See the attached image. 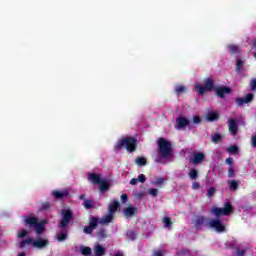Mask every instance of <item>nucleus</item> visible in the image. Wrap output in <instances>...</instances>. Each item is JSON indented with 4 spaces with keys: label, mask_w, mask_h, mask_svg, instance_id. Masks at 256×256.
Segmentation results:
<instances>
[{
    "label": "nucleus",
    "mask_w": 256,
    "mask_h": 256,
    "mask_svg": "<svg viewBox=\"0 0 256 256\" xmlns=\"http://www.w3.org/2000/svg\"><path fill=\"white\" fill-rule=\"evenodd\" d=\"M136 163L138 164V165H147V159H145V158H137L136 159Z\"/></svg>",
    "instance_id": "473e14b6"
},
{
    "label": "nucleus",
    "mask_w": 256,
    "mask_h": 256,
    "mask_svg": "<svg viewBox=\"0 0 256 256\" xmlns=\"http://www.w3.org/2000/svg\"><path fill=\"white\" fill-rule=\"evenodd\" d=\"M245 255V250H238L237 251V256H244Z\"/></svg>",
    "instance_id": "09e8293b"
},
{
    "label": "nucleus",
    "mask_w": 256,
    "mask_h": 256,
    "mask_svg": "<svg viewBox=\"0 0 256 256\" xmlns=\"http://www.w3.org/2000/svg\"><path fill=\"white\" fill-rule=\"evenodd\" d=\"M97 223H99V218H91L90 225L84 228V233H92L93 230L97 227Z\"/></svg>",
    "instance_id": "f8f14e48"
},
{
    "label": "nucleus",
    "mask_w": 256,
    "mask_h": 256,
    "mask_svg": "<svg viewBox=\"0 0 256 256\" xmlns=\"http://www.w3.org/2000/svg\"><path fill=\"white\" fill-rule=\"evenodd\" d=\"M137 179L140 181V183H145V175L140 174Z\"/></svg>",
    "instance_id": "37998d69"
},
{
    "label": "nucleus",
    "mask_w": 256,
    "mask_h": 256,
    "mask_svg": "<svg viewBox=\"0 0 256 256\" xmlns=\"http://www.w3.org/2000/svg\"><path fill=\"white\" fill-rule=\"evenodd\" d=\"M228 153H237L239 151V148L237 146H231L227 148Z\"/></svg>",
    "instance_id": "f704fd0d"
},
{
    "label": "nucleus",
    "mask_w": 256,
    "mask_h": 256,
    "mask_svg": "<svg viewBox=\"0 0 256 256\" xmlns=\"http://www.w3.org/2000/svg\"><path fill=\"white\" fill-rule=\"evenodd\" d=\"M193 123H201V118H199V116H194L193 117Z\"/></svg>",
    "instance_id": "de8ad7c7"
},
{
    "label": "nucleus",
    "mask_w": 256,
    "mask_h": 256,
    "mask_svg": "<svg viewBox=\"0 0 256 256\" xmlns=\"http://www.w3.org/2000/svg\"><path fill=\"white\" fill-rule=\"evenodd\" d=\"M27 233H28L27 230H21L18 232L17 237H19V238L26 237Z\"/></svg>",
    "instance_id": "4c0bfd02"
},
{
    "label": "nucleus",
    "mask_w": 256,
    "mask_h": 256,
    "mask_svg": "<svg viewBox=\"0 0 256 256\" xmlns=\"http://www.w3.org/2000/svg\"><path fill=\"white\" fill-rule=\"evenodd\" d=\"M105 232L101 231V233L99 234L100 237H105L104 235Z\"/></svg>",
    "instance_id": "864d4df0"
},
{
    "label": "nucleus",
    "mask_w": 256,
    "mask_h": 256,
    "mask_svg": "<svg viewBox=\"0 0 256 256\" xmlns=\"http://www.w3.org/2000/svg\"><path fill=\"white\" fill-rule=\"evenodd\" d=\"M201 187V184L199 182H193L192 183V189L197 190Z\"/></svg>",
    "instance_id": "ea45409f"
},
{
    "label": "nucleus",
    "mask_w": 256,
    "mask_h": 256,
    "mask_svg": "<svg viewBox=\"0 0 256 256\" xmlns=\"http://www.w3.org/2000/svg\"><path fill=\"white\" fill-rule=\"evenodd\" d=\"M228 177H235V169L233 167L229 168Z\"/></svg>",
    "instance_id": "58836bf2"
},
{
    "label": "nucleus",
    "mask_w": 256,
    "mask_h": 256,
    "mask_svg": "<svg viewBox=\"0 0 256 256\" xmlns=\"http://www.w3.org/2000/svg\"><path fill=\"white\" fill-rule=\"evenodd\" d=\"M241 70V66H237L236 71H240Z\"/></svg>",
    "instance_id": "5fc2aeb1"
},
{
    "label": "nucleus",
    "mask_w": 256,
    "mask_h": 256,
    "mask_svg": "<svg viewBox=\"0 0 256 256\" xmlns=\"http://www.w3.org/2000/svg\"><path fill=\"white\" fill-rule=\"evenodd\" d=\"M48 245L49 240L47 238H37L33 241V247H35V249H45Z\"/></svg>",
    "instance_id": "9d476101"
},
{
    "label": "nucleus",
    "mask_w": 256,
    "mask_h": 256,
    "mask_svg": "<svg viewBox=\"0 0 256 256\" xmlns=\"http://www.w3.org/2000/svg\"><path fill=\"white\" fill-rule=\"evenodd\" d=\"M119 209V203L117 201H112L109 204L108 207V214L106 216H103L100 219V223L102 225H107V223H111L113 221V217L115 215V212Z\"/></svg>",
    "instance_id": "7ed1b4c3"
},
{
    "label": "nucleus",
    "mask_w": 256,
    "mask_h": 256,
    "mask_svg": "<svg viewBox=\"0 0 256 256\" xmlns=\"http://www.w3.org/2000/svg\"><path fill=\"white\" fill-rule=\"evenodd\" d=\"M226 163H227V165H233V159L232 158H227Z\"/></svg>",
    "instance_id": "8fccbe9b"
},
{
    "label": "nucleus",
    "mask_w": 256,
    "mask_h": 256,
    "mask_svg": "<svg viewBox=\"0 0 256 256\" xmlns=\"http://www.w3.org/2000/svg\"><path fill=\"white\" fill-rule=\"evenodd\" d=\"M186 127H189V120H187V118L179 117L176 119L175 128L178 129V131H185Z\"/></svg>",
    "instance_id": "1a4fd4ad"
},
{
    "label": "nucleus",
    "mask_w": 256,
    "mask_h": 256,
    "mask_svg": "<svg viewBox=\"0 0 256 256\" xmlns=\"http://www.w3.org/2000/svg\"><path fill=\"white\" fill-rule=\"evenodd\" d=\"M215 188H210V189H208V191H207V197H209V198H211V197H213V195H215Z\"/></svg>",
    "instance_id": "c9c22d12"
},
{
    "label": "nucleus",
    "mask_w": 256,
    "mask_h": 256,
    "mask_svg": "<svg viewBox=\"0 0 256 256\" xmlns=\"http://www.w3.org/2000/svg\"><path fill=\"white\" fill-rule=\"evenodd\" d=\"M236 65H243V60L241 59L237 60Z\"/></svg>",
    "instance_id": "603ef678"
},
{
    "label": "nucleus",
    "mask_w": 256,
    "mask_h": 256,
    "mask_svg": "<svg viewBox=\"0 0 256 256\" xmlns=\"http://www.w3.org/2000/svg\"><path fill=\"white\" fill-rule=\"evenodd\" d=\"M89 181H91V183H94L96 185H99V183L103 180L101 179V176L99 174H90L88 176Z\"/></svg>",
    "instance_id": "f3484780"
},
{
    "label": "nucleus",
    "mask_w": 256,
    "mask_h": 256,
    "mask_svg": "<svg viewBox=\"0 0 256 256\" xmlns=\"http://www.w3.org/2000/svg\"><path fill=\"white\" fill-rule=\"evenodd\" d=\"M216 93H217L218 97L223 99V97H225V95H229V93H231V88L219 87L216 89Z\"/></svg>",
    "instance_id": "4468645a"
},
{
    "label": "nucleus",
    "mask_w": 256,
    "mask_h": 256,
    "mask_svg": "<svg viewBox=\"0 0 256 256\" xmlns=\"http://www.w3.org/2000/svg\"><path fill=\"white\" fill-rule=\"evenodd\" d=\"M251 145L252 147H256V135H253L251 138Z\"/></svg>",
    "instance_id": "c03bdc74"
},
{
    "label": "nucleus",
    "mask_w": 256,
    "mask_h": 256,
    "mask_svg": "<svg viewBox=\"0 0 256 256\" xmlns=\"http://www.w3.org/2000/svg\"><path fill=\"white\" fill-rule=\"evenodd\" d=\"M105 251H106L105 247H103V246H101L99 244H96L94 246V254L96 256H103V255H105Z\"/></svg>",
    "instance_id": "dca6fc26"
},
{
    "label": "nucleus",
    "mask_w": 256,
    "mask_h": 256,
    "mask_svg": "<svg viewBox=\"0 0 256 256\" xmlns=\"http://www.w3.org/2000/svg\"><path fill=\"white\" fill-rule=\"evenodd\" d=\"M163 223H164V227H165L166 229H171V225L173 224V223L171 222V219H170L169 217H165V218L163 219Z\"/></svg>",
    "instance_id": "393cba45"
},
{
    "label": "nucleus",
    "mask_w": 256,
    "mask_h": 256,
    "mask_svg": "<svg viewBox=\"0 0 256 256\" xmlns=\"http://www.w3.org/2000/svg\"><path fill=\"white\" fill-rule=\"evenodd\" d=\"M52 195L56 197V199H62V197H65V192L53 191Z\"/></svg>",
    "instance_id": "c85d7f7f"
},
{
    "label": "nucleus",
    "mask_w": 256,
    "mask_h": 256,
    "mask_svg": "<svg viewBox=\"0 0 256 256\" xmlns=\"http://www.w3.org/2000/svg\"><path fill=\"white\" fill-rule=\"evenodd\" d=\"M198 175H199V172L197 170H195V169H192L189 172V177L192 180H195L198 177Z\"/></svg>",
    "instance_id": "cd10ccee"
},
{
    "label": "nucleus",
    "mask_w": 256,
    "mask_h": 256,
    "mask_svg": "<svg viewBox=\"0 0 256 256\" xmlns=\"http://www.w3.org/2000/svg\"><path fill=\"white\" fill-rule=\"evenodd\" d=\"M128 199H129V197L127 196V194H123V195L121 196V201H122V203H127Z\"/></svg>",
    "instance_id": "a19ab883"
},
{
    "label": "nucleus",
    "mask_w": 256,
    "mask_h": 256,
    "mask_svg": "<svg viewBox=\"0 0 256 256\" xmlns=\"http://www.w3.org/2000/svg\"><path fill=\"white\" fill-rule=\"evenodd\" d=\"M115 256H123V254H121V253H117Z\"/></svg>",
    "instance_id": "4d7b16f0"
},
{
    "label": "nucleus",
    "mask_w": 256,
    "mask_h": 256,
    "mask_svg": "<svg viewBox=\"0 0 256 256\" xmlns=\"http://www.w3.org/2000/svg\"><path fill=\"white\" fill-rule=\"evenodd\" d=\"M65 239H67V231H62V232L58 233V235H57L58 241H65Z\"/></svg>",
    "instance_id": "a878e982"
},
{
    "label": "nucleus",
    "mask_w": 256,
    "mask_h": 256,
    "mask_svg": "<svg viewBox=\"0 0 256 256\" xmlns=\"http://www.w3.org/2000/svg\"><path fill=\"white\" fill-rule=\"evenodd\" d=\"M136 212H137V208L133 206H129L124 210V215L125 217H133V215H135Z\"/></svg>",
    "instance_id": "6ab92c4d"
},
{
    "label": "nucleus",
    "mask_w": 256,
    "mask_h": 256,
    "mask_svg": "<svg viewBox=\"0 0 256 256\" xmlns=\"http://www.w3.org/2000/svg\"><path fill=\"white\" fill-rule=\"evenodd\" d=\"M137 183H139V179L137 178H133L130 180V185H137Z\"/></svg>",
    "instance_id": "a18cd8bd"
},
{
    "label": "nucleus",
    "mask_w": 256,
    "mask_h": 256,
    "mask_svg": "<svg viewBox=\"0 0 256 256\" xmlns=\"http://www.w3.org/2000/svg\"><path fill=\"white\" fill-rule=\"evenodd\" d=\"M149 195H151L152 197H157V194L159 193V190L155 189V188H151L148 190Z\"/></svg>",
    "instance_id": "2f4dec72"
},
{
    "label": "nucleus",
    "mask_w": 256,
    "mask_h": 256,
    "mask_svg": "<svg viewBox=\"0 0 256 256\" xmlns=\"http://www.w3.org/2000/svg\"><path fill=\"white\" fill-rule=\"evenodd\" d=\"M165 178L161 177V178H157L155 181V185H163V183H165Z\"/></svg>",
    "instance_id": "e433bc0d"
},
{
    "label": "nucleus",
    "mask_w": 256,
    "mask_h": 256,
    "mask_svg": "<svg viewBox=\"0 0 256 256\" xmlns=\"http://www.w3.org/2000/svg\"><path fill=\"white\" fill-rule=\"evenodd\" d=\"M190 161L193 165H199V163L205 161V154L203 152H195L190 158Z\"/></svg>",
    "instance_id": "9b49d317"
},
{
    "label": "nucleus",
    "mask_w": 256,
    "mask_h": 256,
    "mask_svg": "<svg viewBox=\"0 0 256 256\" xmlns=\"http://www.w3.org/2000/svg\"><path fill=\"white\" fill-rule=\"evenodd\" d=\"M211 213H213V215H215L216 217H220V215H223V216L231 215V213H233V205H231V202L227 200L224 204V207L222 208L214 207L212 208Z\"/></svg>",
    "instance_id": "20e7f679"
},
{
    "label": "nucleus",
    "mask_w": 256,
    "mask_h": 256,
    "mask_svg": "<svg viewBox=\"0 0 256 256\" xmlns=\"http://www.w3.org/2000/svg\"><path fill=\"white\" fill-rule=\"evenodd\" d=\"M80 251H81L82 255H85V256L91 255V248L90 247H86V246L80 247Z\"/></svg>",
    "instance_id": "bb28decb"
},
{
    "label": "nucleus",
    "mask_w": 256,
    "mask_h": 256,
    "mask_svg": "<svg viewBox=\"0 0 256 256\" xmlns=\"http://www.w3.org/2000/svg\"><path fill=\"white\" fill-rule=\"evenodd\" d=\"M215 83L212 79H206L204 84H195V91H197L198 95H205V93H208V91H213Z\"/></svg>",
    "instance_id": "39448f33"
},
{
    "label": "nucleus",
    "mask_w": 256,
    "mask_h": 256,
    "mask_svg": "<svg viewBox=\"0 0 256 256\" xmlns=\"http://www.w3.org/2000/svg\"><path fill=\"white\" fill-rule=\"evenodd\" d=\"M98 185H100V191H107V189H109V185H107V181L104 179H102Z\"/></svg>",
    "instance_id": "b1692460"
},
{
    "label": "nucleus",
    "mask_w": 256,
    "mask_h": 256,
    "mask_svg": "<svg viewBox=\"0 0 256 256\" xmlns=\"http://www.w3.org/2000/svg\"><path fill=\"white\" fill-rule=\"evenodd\" d=\"M71 219H73V214L71 213V210L69 209L62 210V220L59 224V227H67V225L71 223Z\"/></svg>",
    "instance_id": "6e6552de"
},
{
    "label": "nucleus",
    "mask_w": 256,
    "mask_h": 256,
    "mask_svg": "<svg viewBox=\"0 0 256 256\" xmlns=\"http://www.w3.org/2000/svg\"><path fill=\"white\" fill-rule=\"evenodd\" d=\"M254 57H255V59H256V52L254 53Z\"/></svg>",
    "instance_id": "13d9d810"
},
{
    "label": "nucleus",
    "mask_w": 256,
    "mask_h": 256,
    "mask_svg": "<svg viewBox=\"0 0 256 256\" xmlns=\"http://www.w3.org/2000/svg\"><path fill=\"white\" fill-rule=\"evenodd\" d=\"M176 93H185L187 91V88L185 86L178 85L175 87Z\"/></svg>",
    "instance_id": "7c9ffc66"
},
{
    "label": "nucleus",
    "mask_w": 256,
    "mask_h": 256,
    "mask_svg": "<svg viewBox=\"0 0 256 256\" xmlns=\"http://www.w3.org/2000/svg\"><path fill=\"white\" fill-rule=\"evenodd\" d=\"M207 121H217L219 119V114L215 111H210L206 114Z\"/></svg>",
    "instance_id": "a211bd4d"
},
{
    "label": "nucleus",
    "mask_w": 256,
    "mask_h": 256,
    "mask_svg": "<svg viewBox=\"0 0 256 256\" xmlns=\"http://www.w3.org/2000/svg\"><path fill=\"white\" fill-rule=\"evenodd\" d=\"M212 141H213V143H219V141H221V135H219V134H214V135L212 136Z\"/></svg>",
    "instance_id": "72a5a7b5"
},
{
    "label": "nucleus",
    "mask_w": 256,
    "mask_h": 256,
    "mask_svg": "<svg viewBox=\"0 0 256 256\" xmlns=\"http://www.w3.org/2000/svg\"><path fill=\"white\" fill-rule=\"evenodd\" d=\"M229 53H234L235 55L241 53V50H239V46L235 45V44H230L227 47Z\"/></svg>",
    "instance_id": "412c9836"
},
{
    "label": "nucleus",
    "mask_w": 256,
    "mask_h": 256,
    "mask_svg": "<svg viewBox=\"0 0 256 256\" xmlns=\"http://www.w3.org/2000/svg\"><path fill=\"white\" fill-rule=\"evenodd\" d=\"M158 147L156 163H165L163 159H171V142L167 141L165 138H160L158 140Z\"/></svg>",
    "instance_id": "f257e3e1"
},
{
    "label": "nucleus",
    "mask_w": 256,
    "mask_h": 256,
    "mask_svg": "<svg viewBox=\"0 0 256 256\" xmlns=\"http://www.w3.org/2000/svg\"><path fill=\"white\" fill-rule=\"evenodd\" d=\"M207 223H209V221H206L204 217L199 216L196 220H195V227L197 229H201V225H207Z\"/></svg>",
    "instance_id": "aec40b11"
},
{
    "label": "nucleus",
    "mask_w": 256,
    "mask_h": 256,
    "mask_svg": "<svg viewBox=\"0 0 256 256\" xmlns=\"http://www.w3.org/2000/svg\"><path fill=\"white\" fill-rule=\"evenodd\" d=\"M154 256H163V250H155Z\"/></svg>",
    "instance_id": "49530a36"
},
{
    "label": "nucleus",
    "mask_w": 256,
    "mask_h": 256,
    "mask_svg": "<svg viewBox=\"0 0 256 256\" xmlns=\"http://www.w3.org/2000/svg\"><path fill=\"white\" fill-rule=\"evenodd\" d=\"M33 240L32 238H28L20 243V247H27V245H32L33 247Z\"/></svg>",
    "instance_id": "4be33fe9"
},
{
    "label": "nucleus",
    "mask_w": 256,
    "mask_h": 256,
    "mask_svg": "<svg viewBox=\"0 0 256 256\" xmlns=\"http://www.w3.org/2000/svg\"><path fill=\"white\" fill-rule=\"evenodd\" d=\"M137 147V140H135L134 138H122L120 139L116 146L115 149H127V151H129L130 153H132V151H135Z\"/></svg>",
    "instance_id": "f03ea898"
},
{
    "label": "nucleus",
    "mask_w": 256,
    "mask_h": 256,
    "mask_svg": "<svg viewBox=\"0 0 256 256\" xmlns=\"http://www.w3.org/2000/svg\"><path fill=\"white\" fill-rule=\"evenodd\" d=\"M83 205H84L85 209H92L93 201H91V200H84Z\"/></svg>",
    "instance_id": "c756f323"
},
{
    "label": "nucleus",
    "mask_w": 256,
    "mask_h": 256,
    "mask_svg": "<svg viewBox=\"0 0 256 256\" xmlns=\"http://www.w3.org/2000/svg\"><path fill=\"white\" fill-rule=\"evenodd\" d=\"M253 101V94H248L244 98L237 99V105H244V103H251Z\"/></svg>",
    "instance_id": "2eb2a0df"
},
{
    "label": "nucleus",
    "mask_w": 256,
    "mask_h": 256,
    "mask_svg": "<svg viewBox=\"0 0 256 256\" xmlns=\"http://www.w3.org/2000/svg\"><path fill=\"white\" fill-rule=\"evenodd\" d=\"M206 227H209L210 229H215L217 233H224V231L226 230L225 224H223V221L219 219L209 220L206 223Z\"/></svg>",
    "instance_id": "0eeeda50"
},
{
    "label": "nucleus",
    "mask_w": 256,
    "mask_h": 256,
    "mask_svg": "<svg viewBox=\"0 0 256 256\" xmlns=\"http://www.w3.org/2000/svg\"><path fill=\"white\" fill-rule=\"evenodd\" d=\"M228 127L231 134L237 135V129H239V126L237 125V122L234 119H230L228 121Z\"/></svg>",
    "instance_id": "ddd939ff"
},
{
    "label": "nucleus",
    "mask_w": 256,
    "mask_h": 256,
    "mask_svg": "<svg viewBox=\"0 0 256 256\" xmlns=\"http://www.w3.org/2000/svg\"><path fill=\"white\" fill-rule=\"evenodd\" d=\"M252 45H253V47H255V49H256V38H253V39H252Z\"/></svg>",
    "instance_id": "3c124183"
},
{
    "label": "nucleus",
    "mask_w": 256,
    "mask_h": 256,
    "mask_svg": "<svg viewBox=\"0 0 256 256\" xmlns=\"http://www.w3.org/2000/svg\"><path fill=\"white\" fill-rule=\"evenodd\" d=\"M26 223L28 225H33L36 233L38 235H41L45 231V225H47V220H42L39 223V220L37 218H27Z\"/></svg>",
    "instance_id": "423d86ee"
},
{
    "label": "nucleus",
    "mask_w": 256,
    "mask_h": 256,
    "mask_svg": "<svg viewBox=\"0 0 256 256\" xmlns=\"http://www.w3.org/2000/svg\"><path fill=\"white\" fill-rule=\"evenodd\" d=\"M250 86H251L252 91H255V89H256V79H253V80L251 81Z\"/></svg>",
    "instance_id": "79ce46f5"
},
{
    "label": "nucleus",
    "mask_w": 256,
    "mask_h": 256,
    "mask_svg": "<svg viewBox=\"0 0 256 256\" xmlns=\"http://www.w3.org/2000/svg\"><path fill=\"white\" fill-rule=\"evenodd\" d=\"M80 199H85V195H81V196H80Z\"/></svg>",
    "instance_id": "6e6d98bb"
},
{
    "label": "nucleus",
    "mask_w": 256,
    "mask_h": 256,
    "mask_svg": "<svg viewBox=\"0 0 256 256\" xmlns=\"http://www.w3.org/2000/svg\"><path fill=\"white\" fill-rule=\"evenodd\" d=\"M228 185L230 189H233L235 191L237 187H239V182H237L236 180H230L228 181Z\"/></svg>",
    "instance_id": "5701e85b"
}]
</instances>
